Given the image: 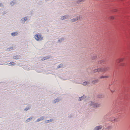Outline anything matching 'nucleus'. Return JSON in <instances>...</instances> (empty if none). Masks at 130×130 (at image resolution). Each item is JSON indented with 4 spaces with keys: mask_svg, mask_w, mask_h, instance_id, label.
Instances as JSON below:
<instances>
[{
    "mask_svg": "<svg viewBox=\"0 0 130 130\" xmlns=\"http://www.w3.org/2000/svg\"><path fill=\"white\" fill-rule=\"evenodd\" d=\"M16 3V2L15 1H13L11 2L10 3V5L11 6H13L14 5H15Z\"/></svg>",
    "mask_w": 130,
    "mask_h": 130,
    "instance_id": "obj_20",
    "label": "nucleus"
},
{
    "mask_svg": "<svg viewBox=\"0 0 130 130\" xmlns=\"http://www.w3.org/2000/svg\"><path fill=\"white\" fill-rule=\"evenodd\" d=\"M3 5L2 3H0V7H3Z\"/></svg>",
    "mask_w": 130,
    "mask_h": 130,
    "instance_id": "obj_33",
    "label": "nucleus"
},
{
    "mask_svg": "<svg viewBox=\"0 0 130 130\" xmlns=\"http://www.w3.org/2000/svg\"><path fill=\"white\" fill-rule=\"evenodd\" d=\"M102 128L101 126H99L96 127L93 130H100Z\"/></svg>",
    "mask_w": 130,
    "mask_h": 130,
    "instance_id": "obj_14",
    "label": "nucleus"
},
{
    "mask_svg": "<svg viewBox=\"0 0 130 130\" xmlns=\"http://www.w3.org/2000/svg\"><path fill=\"white\" fill-rule=\"evenodd\" d=\"M86 98V96L84 95L82 97H80L78 100L79 101H81Z\"/></svg>",
    "mask_w": 130,
    "mask_h": 130,
    "instance_id": "obj_17",
    "label": "nucleus"
},
{
    "mask_svg": "<svg viewBox=\"0 0 130 130\" xmlns=\"http://www.w3.org/2000/svg\"><path fill=\"white\" fill-rule=\"evenodd\" d=\"M32 119V117L29 118L26 120L25 121L26 122H29L30 121V120H31Z\"/></svg>",
    "mask_w": 130,
    "mask_h": 130,
    "instance_id": "obj_25",
    "label": "nucleus"
},
{
    "mask_svg": "<svg viewBox=\"0 0 130 130\" xmlns=\"http://www.w3.org/2000/svg\"><path fill=\"white\" fill-rule=\"evenodd\" d=\"M64 39L63 38H62L59 39H58L57 41L58 43H61V42L62 41H64Z\"/></svg>",
    "mask_w": 130,
    "mask_h": 130,
    "instance_id": "obj_18",
    "label": "nucleus"
},
{
    "mask_svg": "<svg viewBox=\"0 0 130 130\" xmlns=\"http://www.w3.org/2000/svg\"><path fill=\"white\" fill-rule=\"evenodd\" d=\"M53 121V120L52 119H50V120H46L45 121V123H47L49 122H52Z\"/></svg>",
    "mask_w": 130,
    "mask_h": 130,
    "instance_id": "obj_21",
    "label": "nucleus"
},
{
    "mask_svg": "<svg viewBox=\"0 0 130 130\" xmlns=\"http://www.w3.org/2000/svg\"><path fill=\"white\" fill-rule=\"evenodd\" d=\"M120 117V116L118 115L116 116V117L111 118L110 120L112 122H117L118 121V119Z\"/></svg>",
    "mask_w": 130,
    "mask_h": 130,
    "instance_id": "obj_5",
    "label": "nucleus"
},
{
    "mask_svg": "<svg viewBox=\"0 0 130 130\" xmlns=\"http://www.w3.org/2000/svg\"><path fill=\"white\" fill-rule=\"evenodd\" d=\"M109 77V76H104L102 75L100 76L99 77V79H102L103 78H106Z\"/></svg>",
    "mask_w": 130,
    "mask_h": 130,
    "instance_id": "obj_13",
    "label": "nucleus"
},
{
    "mask_svg": "<svg viewBox=\"0 0 130 130\" xmlns=\"http://www.w3.org/2000/svg\"><path fill=\"white\" fill-rule=\"evenodd\" d=\"M12 48H12V47H10V48H8V49H7V50H8V49H9V50L10 49L11 50H12Z\"/></svg>",
    "mask_w": 130,
    "mask_h": 130,
    "instance_id": "obj_35",
    "label": "nucleus"
},
{
    "mask_svg": "<svg viewBox=\"0 0 130 130\" xmlns=\"http://www.w3.org/2000/svg\"><path fill=\"white\" fill-rule=\"evenodd\" d=\"M49 57L48 56H47L45 57H43V58L42 59V60H44L47 59L49 58Z\"/></svg>",
    "mask_w": 130,
    "mask_h": 130,
    "instance_id": "obj_26",
    "label": "nucleus"
},
{
    "mask_svg": "<svg viewBox=\"0 0 130 130\" xmlns=\"http://www.w3.org/2000/svg\"><path fill=\"white\" fill-rule=\"evenodd\" d=\"M29 108H25V109H24V110H25V111H27V110L28 109H29Z\"/></svg>",
    "mask_w": 130,
    "mask_h": 130,
    "instance_id": "obj_34",
    "label": "nucleus"
},
{
    "mask_svg": "<svg viewBox=\"0 0 130 130\" xmlns=\"http://www.w3.org/2000/svg\"><path fill=\"white\" fill-rule=\"evenodd\" d=\"M113 111L112 110L110 112L108 113L104 116L103 120V121L106 120V119H108L113 113Z\"/></svg>",
    "mask_w": 130,
    "mask_h": 130,
    "instance_id": "obj_3",
    "label": "nucleus"
},
{
    "mask_svg": "<svg viewBox=\"0 0 130 130\" xmlns=\"http://www.w3.org/2000/svg\"><path fill=\"white\" fill-rule=\"evenodd\" d=\"M17 57L16 56H15V57H13V59H16V57Z\"/></svg>",
    "mask_w": 130,
    "mask_h": 130,
    "instance_id": "obj_37",
    "label": "nucleus"
},
{
    "mask_svg": "<svg viewBox=\"0 0 130 130\" xmlns=\"http://www.w3.org/2000/svg\"><path fill=\"white\" fill-rule=\"evenodd\" d=\"M69 79V78H68V79L66 78V79H64V80H67V79Z\"/></svg>",
    "mask_w": 130,
    "mask_h": 130,
    "instance_id": "obj_40",
    "label": "nucleus"
},
{
    "mask_svg": "<svg viewBox=\"0 0 130 130\" xmlns=\"http://www.w3.org/2000/svg\"><path fill=\"white\" fill-rule=\"evenodd\" d=\"M85 0H78L77 2V3H79L80 2H83Z\"/></svg>",
    "mask_w": 130,
    "mask_h": 130,
    "instance_id": "obj_29",
    "label": "nucleus"
},
{
    "mask_svg": "<svg viewBox=\"0 0 130 130\" xmlns=\"http://www.w3.org/2000/svg\"><path fill=\"white\" fill-rule=\"evenodd\" d=\"M123 60V59H118L116 61V63H119L120 62L122 61Z\"/></svg>",
    "mask_w": 130,
    "mask_h": 130,
    "instance_id": "obj_22",
    "label": "nucleus"
},
{
    "mask_svg": "<svg viewBox=\"0 0 130 130\" xmlns=\"http://www.w3.org/2000/svg\"><path fill=\"white\" fill-rule=\"evenodd\" d=\"M78 79H75L74 81V82H75L77 84H81L78 81Z\"/></svg>",
    "mask_w": 130,
    "mask_h": 130,
    "instance_id": "obj_24",
    "label": "nucleus"
},
{
    "mask_svg": "<svg viewBox=\"0 0 130 130\" xmlns=\"http://www.w3.org/2000/svg\"><path fill=\"white\" fill-rule=\"evenodd\" d=\"M34 38L38 41H41L43 40V36L40 33H37L35 35Z\"/></svg>",
    "mask_w": 130,
    "mask_h": 130,
    "instance_id": "obj_1",
    "label": "nucleus"
},
{
    "mask_svg": "<svg viewBox=\"0 0 130 130\" xmlns=\"http://www.w3.org/2000/svg\"><path fill=\"white\" fill-rule=\"evenodd\" d=\"M18 34V32H13L11 34V35L13 37L17 35Z\"/></svg>",
    "mask_w": 130,
    "mask_h": 130,
    "instance_id": "obj_16",
    "label": "nucleus"
},
{
    "mask_svg": "<svg viewBox=\"0 0 130 130\" xmlns=\"http://www.w3.org/2000/svg\"><path fill=\"white\" fill-rule=\"evenodd\" d=\"M103 95L101 94H99L97 95V97L99 98H103Z\"/></svg>",
    "mask_w": 130,
    "mask_h": 130,
    "instance_id": "obj_23",
    "label": "nucleus"
},
{
    "mask_svg": "<svg viewBox=\"0 0 130 130\" xmlns=\"http://www.w3.org/2000/svg\"><path fill=\"white\" fill-rule=\"evenodd\" d=\"M3 64L2 63H0V64Z\"/></svg>",
    "mask_w": 130,
    "mask_h": 130,
    "instance_id": "obj_39",
    "label": "nucleus"
},
{
    "mask_svg": "<svg viewBox=\"0 0 130 130\" xmlns=\"http://www.w3.org/2000/svg\"><path fill=\"white\" fill-rule=\"evenodd\" d=\"M111 92H114V91H112V90H111Z\"/></svg>",
    "mask_w": 130,
    "mask_h": 130,
    "instance_id": "obj_38",
    "label": "nucleus"
},
{
    "mask_svg": "<svg viewBox=\"0 0 130 130\" xmlns=\"http://www.w3.org/2000/svg\"><path fill=\"white\" fill-rule=\"evenodd\" d=\"M95 66V67H99V66L98 65H96V66Z\"/></svg>",
    "mask_w": 130,
    "mask_h": 130,
    "instance_id": "obj_36",
    "label": "nucleus"
},
{
    "mask_svg": "<svg viewBox=\"0 0 130 130\" xmlns=\"http://www.w3.org/2000/svg\"><path fill=\"white\" fill-rule=\"evenodd\" d=\"M105 61V60L104 59L100 60L97 63V64H101Z\"/></svg>",
    "mask_w": 130,
    "mask_h": 130,
    "instance_id": "obj_15",
    "label": "nucleus"
},
{
    "mask_svg": "<svg viewBox=\"0 0 130 130\" xmlns=\"http://www.w3.org/2000/svg\"><path fill=\"white\" fill-rule=\"evenodd\" d=\"M110 19H114V17L113 16H111L110 17Z\"/></svg>",
    "mask_w": 130,
    "mask_h": 130,
    "instance_id": "obj_32",
    "label": "nucleus"
},
{
    "mask_svg": "<svg viewBox=\"0 0 130 130\" xmlns=\"http://www.w3.org/2000/svg\"><path fill=\"white\" fill-rule=\"evenodd\" d=\"M82 17L81 16H79L76 18H74L72 19L71 20V21L72 22H75L78 20V19H80Z\"/></svg>",
    "mask_w": 130,
    "mask_h": 130,
    "instance_id": "obj_6",
    "label": "nucleus"
},
{
    "mask_svg": "<svg viewBox=\"0 0 130 130\" xmlns=\"http://www.w3.org/2000/svg\"><path fill=\"white\" fill-rule=\"evenodd\" d=\"M63 64H59V65H58L57 66V68H62V67H63Z\"/></svg>",
    "mask_w": 130,
    "mask_h": 130,
    "instance_id": "obj_27",
    "label": "nucleus"
},
{
    "mask_svg": "<svg viewBox=\"0 0 130 130\" xmlns=\"http://www.w3.org/2000/svg\"><path fill=\"white\" fill-rule=\"evenodd\" d=\"M45 117L44 116H42L40 117V118L38 119L37 120L35 121V122H38L40 121L43 120H44Z\"/></svg>",
    "mask_w": 130,
    "mask_h": 130,
    "instance_id": "obj_11",
    "label": "nucleus"
},
{
    "mask_svg": "<svg viewBox=\"0 0 130 130\" xmlns=\"http://www.w3.org/2000/svg\"><path fill=\"white\" fill-rule=\"evenodd\" d=\"M27 20V18L26 17L22 18L21 19V21L22 23H24Z\"/></svg>",
    "mask_w": 130,
    "mask_h": 130,
    "instance_id": "obj_9",
    "label": "nucleus"
},
{
    "mask_svg": "<svg viewBox=\"0 0 130 130\" xmlns=\"http://www.w3.org/2000/svg\"><path fill=\"white\" fill-rule=\"evenodd\" d=\"M99 81V80L98 79H96L93 80L91 82V83L94 84H95L98 83Z\"/></svg>",
    "mask_w": 130,
    "mask_h": 130,
    "instance_id": "obj_12",
    "label": "nucleus"
},
{
    "mask_svg": "<svg viewBox=\"0 0 130 130\" xmlns=\"http://www.w3.org/2000/svg\"><path fill=\"white\" fill-rule=\"evenodd\" d=\"M69 16L68 15L61 17L60 19L62 20H63L68 19L69 18Z\"/></svg>",
    "mask_w": 130,
    "mask_h": 130,
    "instance_id": "obj_7",
    "label": "nucleus"
},
{
    "mask_svg": "<svg viewBox=\"0 0 130 130\" xmlns=\"http://www.w3.org/2000/svg\"><path fill=\"white\" fill-rule=\"evenodd\" d=\"M11 65V66H13L15 65V63L13 62H10L9 63Z\"/></svg>",
    "mask_w": 130,
    "mask_h": 130,
    "instance_id": "obj_30",
    "label": "nucleus"
},
{
    "mask_svg": "<svg viewBox=\"0 0 130 130\" xmlns=\"http://www.w3.org/2000/svg\"><path fill=\"white\" fill-rule=\"evenodd\" d=\"M90 84V82H89L85 81L82 84L84 86H85L87 84Z\"/></svg>",
    "mask_w": 130,
    "mask_h": 130,
    "instance_id": "obj_19",
    "label": "nucleus"
},
{
    "mask_svg": "<svg viewBox=\"0 0 130 130\" xmlns=\"http://www.w3.org/2000/svg\"><path fill=\"white\" fill-rule=\"evenodd\" d=\"M89 106L93 107H99L100 106L101 104H100L96 103L95 102L90 101L88 102Z\"/></svg>",
    "mask_w": 130,
    "mask_h": 130,
    "instance_id": "obj_2",
    "label": "nucleus"
},
{
    "mask_svg": "<svg viewBox=\"0 0 130 130\" xmlns=\"http://www.w3.org/2000/svg\"><path fill=\"white\" fill-rule=\"evenodd\" d=\"M107 128L108 129H111L112 128V127L111 126H107Z\"/></svg>",
    "mask_w": 130,
    "mask_h": 130,
    "instance_id": "obj_31",
    "label": "nucleus"
},
{
    "mask_svg": "<svg viewBox=\"0 0 130 130\" xmlns=\"http://www.w3.org/2000/svg\"><path fill=\"white\" fill-rule=\"evenodd\" d=\"M101 72H105L109 70V68L108 67H104L101 68Z\"/></svg>",
    "mask_w": 130,
    "mask_h": 130,
    "instance_id": "obj_4",
    "label": "nucleus"
},
{
    "mask_svg": "<svg viewBox=\"0 0 130 130\" xmlns=\"http://www.w3.org/2000/svg\"><path fill=\"white\" fill-rule=\"evenodd\" d=\"M101 68H99L96 69H95L93 70V72L94 73L97 72H101Z\"/></svg>",
    "mask_w": 130,
    "mask_h": 130,
    "instance_id": "obj_10",
    "label": "nucleus"
},
{
    "mask_svg": "<svg viewBox=\"0 0 130 130\" xmlns=\"http://www.w3.org/2000/svg\"><path fill=\"white\" fill-rule=\"evenodd\" d=\"M61 99L57 98L53 101V103L54 104L60 101L61 100Z\"/></svg>",
    "mask_w": 130,
    "mask_h": 130,
    "instance_id": "obj_8",
    "label": "nucleus"
},
{
    "mask_svg": "<svg viewBox=\"0 0 130 130\" xmlns=\"http://www.w3.org/2000/svg\"><path fill=\"white\" fill-rule=\"evenodd\" d=\"M97 58V56L96 55H94L92 57V60H94L96 58Z\"/></svg>",
    "mask_w": 130,
    "mask_h": 130,
    "instance_id": "obj_28",
    "label": "nucleus"
}]
</instances>
